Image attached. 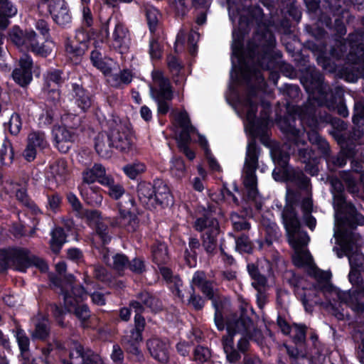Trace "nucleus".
Here are the masks:
<instances>
[{
  "mask_svg": "<svg viewBox=\"0 0 364 364\" xmlns=\"http://www.w3.org/2000/svg\"><path fill=\"white\" fill-rule=\"evenodd\" d=\"M80 193L87 203L92 205H97L102 203V196L93 186L90 185H81Z\"/></svg>",
  "mask_w": 364,
  "mask_h": 364,
  "instance_id": "nucleus-29",
  "label": "nucleus"
},
{
  "mask_svg": "<svg viewBox=\"0 0 364 364\" xmlns=\"http://www.w3.org/2000/svg\"><path fill=\"white\" fill-rule=\"evenodd\" d=\"M68 174L67 162L63 159L50 164L47 173V178L55 185L63 183Z\"/></svg>",
  "mask_w": 364,
  "mask_h": 364,
  "instance_id": "nucleus-19",
  "label": "nucleus"
},
{
  "mask_svg": "<svg viewBox=\"0 0 364 364\" xmlns=\"http://www.w3.org/2000/svg\"><path fill=\"white\" fill-rule=\"evenodd\" d=\"M145 170L146 166L139 161H134L123 167L124 173L131 179H135L139 175L144 173Z\"/></svg>",
  "mask_w": 364,
  "mask_h": 364,
  "instance_id": "nucleus-41",
  "label": "nucleus"
},
{
  "mask_svg": "<svg viewBox=\"0 0 364 364\" xmlns=\"http://www.w3.org/2000/svg\"><path fill=\"white\" fill-rule=\"evenodd\" d=\"M137 193L139 200L148 208H155L154 183L153 184L146 182H141L137 186Z\"/></svg>",
  "mask_w": 364,
  "mask_h": 364,
  "instance_id": "nucleus-24",
  "label": "nucleus"
},
{
  "mask_svg": "<svg viewBox=\"0 0 364 364\" xmlns=\"http://www.w3.org/2000/svg\"><path fill=\"white\" fill-rule=\"evenodd\" d=\"M66 235L61 228H57L52 232L50 247L55 253L60 251L61 246L65 242Z\"/></svg>",
  "mask_w": 364,
  "mask_h": 364,
  "instance_id": "nucleus-40",
  "label": "nucleus"
},
{
  "mask_svg": "<svg viewBox=\"0 0 364 364\" xmlns=\"http://www.w3.org/2000/svg\"><path fill=\"white\" fill-rule=\"evenodd\" d=\"M288 241L294 250H297L299 249H302L304 246H306L308 244L309 237L306 232L299 230L288 235Z\"/></svg>",
  "mask_w": 364,
  "mask_h": 364,
  "instance_id": "nucleus-33",
  "label": "nucleus"
},
{
  "mask_svg": "<svg viewBox=\"0 0 364 364\" xmlns=\"http://www.w3.org/2000/svg\"><path fill=\"white\" fill-rule=\"evenodd\" d=\"M176 120L182 129L178 139H181L185 141H190L191 134L195 132L196 129L191 125L190 118L186 112H181L176 117Z\"/></svg>",
  "mask_w": 364,
  "mask_h": 364,
  "instance_id": "nucleus-28",
  "label": "nucleus"
},
{
  "mask_svg": "<svg viewBox=\"0 0 364 364\" xmlns=\"http://www.w3.org/2000/svg\"><path fill=\"white\" fill-rule=\"evenodd\" d=\"M103 28L107 34L109 33V28L112 30V39L117 46H121L127 38V31L124 28V26L111 18L107 20Z\"/></svg>",
  "mask_w": 364,
  "mask_h": 364,
  "instance_id": "nucleus-25",
  "label": "nucleus"
},
{
  "mask_svg": "<svg viewBox=\"0 0 364 364\" xmlns=\"http://www.w3.org/2000/svg\"><path fill=\"white\" fill-rule=\"evenodd\" d=\"M230 218L232 226L235 230L240 231L250 229V225L245 218L240 216L237 213H232Z\"/></svg>",
  "mask_w": 364,
  "mask_h": 364,
  "instance_id": "nucleus-53",
  "label": "nucleus"
},
{
  "mask_svg": "<svg viewBox=\"0 0 364 364\" xmlns=\"http://www.w3.org/2000/svg\"><path fill=\"white\" fill-rule=\"evenodd\" d=\"M55 48L54 43L51 41L46 40V42L41 46L39 45V43L37 39V36L35 38V41H33L31 49L34 53L40 55L41 56L46 57L51 54Z\"/></svg>",
  "mask_w": 364,
  "mask_h": 364,
  "instance_id": "nucleus-39",
  "label": "nucleus"
},
{
  "mask_svg": "<svg viewBox=\"0 0 364 364\" xmlns=\"http://www.w3.org/2000/svg\"><path fill=\"white\" fill-rule=\"evenodd\" d=\"M234 317H236L240 320L249 321L250 322V324L249 326V329L247 331V335L245 336L246 338L247 336H249L250 338H252V339H254L258 343H260L262 342L263 336L259 330L254 329L253 332L250 333L251 328L252 327V323L250 320H249L248 318H242L237 316V315H232L229 318H233Z\"/></svg>",
  "mask_w": 364,
  "mask_h": 364,
  "instance_id": "nucleus-58",
  "label": "nucleus"
},
{
  "mask_svg": "<svg viewBox=\"0 0 364 364\" xmlns=\"http://www.w3.org/2000/svg\"><path fill=\"white\" fill-rule=\"evenodd\" d=\"M189 141H185L181 139H178V147L181 151L190 159L193 160L195 158V153L188 149L187 144Z\"/></svg>",
  "mask_w": 364,
  "mask_h": 364,
  "instance_id": "nucleus-64",
  "label": "nucleus"
},
{
  "mask_svg": "<svg viewBox=\"0 0 364 364\" xmlns=\"http://www.w3.org/2000/svg\"><path fill=\"white\" fill-rule=\"evenodd\" d=\"M249 321L240 320L236 317L228 318L226 323L227 335L222 338L223 348L226 359L230 363H237L240 353H245L249 348L247 335Z\"/></svg>",
  "mask_w": 364,
  "mask_h": 364,
  "instance_id": "nucleus-1",
  "label": "nucleus"
},
{
  "mask_svg": "<svg viewBox=\"0 0 364 364\" xmlns=\"http://www.w3.org/2000/svg\"><path fill=\"white\" fill-rule=\"evenodd\" d=\"M70 358L81 357L82 358L83 364H100V359L98 355L95 354L90 350L85 353L83 351V348L80 344L75 345V352H70Z\"/></svg>",
  "mask_w": 364,
  "mask_h": 364,
  "instance_id": "nucleus-30",
  "label": "nucleus"
},
{
  "mask_svg": "<svg viewBox=\"0 0 364 364\" xmlns=\"http://www.w3.org/2000/svg\"><path fill=\"white\" fill-rule=\"evenodd\" d=\"M0 9L9 18L17 14V9L9 0H0Z\"/></svg>",
  "mask_w": 364,
  "mask_h": 364,
  "instance_id": "nucleus-56",
  "label": "nucleus"
},
{
  "mask_svg": "<svg viewBox=\"0 0 364 364\" xmlns=\"http://www.w3.org/2000/svg\"><path fill=\"white\" fill-rule=\"evenodd\" d=\"M313 208V203L311 198H306L301 203V210L303 211V218L306 225L313 230L316 224V219L311 216V213Z\"/></svg>",
  "mask_w": 364,
  "mask_h": 364,
  "instance_id": "nucleus-34",
  "label": "nucleus"
},
{
  "mask_svg": "<svg viewBox=\"0 0 364 364\" xmlns=\"http://www.w3.org/2000/svg\"><path fill=\"white\" fill-rule=\"evenodd\" d=\"M109 176L106 174L105 168L100 164H95L92 168H87L82 172V185H91L95 181L104 184Z\"/></svg>",
  "mask_w": 364,
  "mask_h": 364,
  "instance_id": "nucleus-17",
  "label": "nucleus"
},
{
  "mask_svg": "<svg viewBox=\"0 0 364 364\" xmlns=\"http://www.w3.org/2000/svg\"><path fill=\"white\" fill-rule=\"evenodd\" d=\"M83 215L87 220L97 223L96 237H98L102 240V245H105L108 243L111 240L108 228L105 224L98 223L101 218V213L96 210H87L83 213Z\"/></svg>",
  "mask_w": 364,
  "mask_h": 364,
  "instance_id": "nucleus-18",
  "label": "nucleus"
},
{
  "mask_svg": "<svg viewBox=\"0 0 364 364\" xmlns=\"http://www.w3.org/2000/svg\"><path fill=\"white\" fill-rule=\"evenodd\" d=\"M149 54L153 59H159L161 56V45L156 40H151L149 44Z\"/></svg>",
  "mask_w": 364,
  "mask_h": 364,
  "instance_id": "nucleus-61",
  "label": "nucleus"
},
{
  "mask_svg": "<svg viewBox=\"0 0 364 364\" xmlns=\"http://www.w3.org/2000/svg\"><path fill=\"white\" fill-rule=\"evenodd\" d=\"M103 185L108 188V194L110 197L115 200L120 199L117 203L119 215L118 218L112 219L110 225L112 227H124L128 231H134L136 225L134 198L126 193L123 186L119 183H115L111 176L104 181Z\"/></svg>",
  "mask_w": 364,
  "mask_h": 364,
  "instance_id": "nucleus-2",
  "label": "nucleus"
},
{
  "mask_svg": "<svg viewBox=\"0 0 364 364\" xmlns=\"http://www.w3.org/2000/svg\"><path fill=\"white\" fill-rule=\"evenodd\" d=\"M159 269H160V272H161L162 277L166 281H170L171 282L174 283L176 293H177L178 296L181 297L180 290H179V287L181 285V279L177 277H172V272L168 267H160Z\"/></svg>",
  "mask_w": 364,
  "mask_h": 364,
  "instance_id": "nucleus-52",
  "label": "nucleus"
},
{
  "mask_svg": "<svg viewBox=\"0 0 364 364\" xmlns=\"http://www.w3.org/2000/svg\"><path fill=\"white\" fill-rule=\"evenodd\" d=\"M11 41L18 47L26 46L31 48L35 41L36 33L33 31H23L18 27H14L9 33Z\"/></svg>",
  "mask_w": 364,
  "mask_h": 364,
  "instance_id": "nucleus-20",
  "label": "nucleus"
},
{
  "mask_svg": "<svg viewBox=\"0 0 364 364\" xmlns=\"http://www.w3.org/2000/svg\"><path fill=\"white\" fill-rule=\"evenodd\" d=\"M90 59L93 65L108 77L114 65L113 60L109 58H102V54L98 50H93L91 53Z\"/></svg>",
  "mask_w": 364,
  "mask_h": 364,
  "instance_id": "nucleus-27",
  "label": "nucleus"
},
{
  "mask_svg": "<svg viewBox=\"0 0 364 364\" xmlns=\"http://www.w3.org/2000/svg\"><path fill=\"white\" fill-rule=\"evenodd\" d=\"M114 148L128 153L135 149V136L132 129L126 124H117L109 132Z\"/></svg>",
  "mask_w": 364,
  "mask_h": 364,
  "instance_id": "nucleus-8",
  "label": "nucleus"
},
{
  "mask_svg": "<svg viewBox=\"0 0 364 364\" xmlns=\"http://www.w3.org/2000/svg\"><path fill=\"white\" fill-rule=\"evenodd\" d=\"M342 178L348 186L349 191L350 192L355 193L358 191L355 180L353 176H352L350 173H345L343 174Z\"/></svg>",
  "mask_w": 364,
  "mask_h": 364,
  "instance_id": "nucleus-63",
  "label": "nucleus"
},
{
  "mask_svg": "<svg viewBox=\"0 0 364 364\" xmlns=\"http://www.w3.org/2000/svg\"><path fill=\"white\" fill-rule=\"evenodd\" d=\"M53 133L55 146L63 153L68 151L78 136V133L76 131L70 130L63 126L54 127Z\"/></svg>",
  "mask_w": 364,
  "mask_h": 364,
  "instance_id": "nucleus-13",
  "label": "nucleus"
},
{
  "mask_svg": "<svg viewBox=\"0 0 364 364\" xmlns=\"http://www.w3.org/2000/svg\"><path fill=\"white\" fill-rule=\"evenodd\" d=\"M87 40V35L82 30L77 31L74 38H68L65 46V50L70 59L74 63L77 64L80 62L85 52Z\"/></svg>",
  "mask_w": 364,
  "mask_h": 364,
  "instance_id": "nucleus-10",
  "label": "nucleus"
},
{
  "mask_svg": "<svg viewBox=\"0 0 364 364\" xmlns=\"http://www.w3.org/2000/svg\"><path fill=\"white\" fill-rule=\"evenodd\" d=\"M194 226L198 231L205 230L202 238V246L208 255H213L218 247V222L213 218H200L196 220Z\"/></svg>",
  "mask_w": 364,
  "mask_h": 364,
  "instance_id": "nucleus-6",
  "label": "nucleus"
},
{
  "mask_svg": "<svg viewBox=\"0 0 364 364\" xmlns=\"http://www.w3.org/2000/svg\"><path fill=\"white\" fill-rule=\"evenodd\" d=\"M0 157L2 163L6 165L10 164L14 159V151L11 144L5 141L0 150Z\"/></svg>",
  "mask_w": 364,
  "mask_h": 364,
  "instance_id": "nucleus-47",
  "label": "nucleus"
},
{
  "mask_svg": "<svg viewBox=\"0 0 364 364\" xmlns=\"http://www.w3.org/2000/svg\"><path fill=\"white\" fill-rule=\"evenodd\" d=\"M75 99L77 106L82 110L86 111L91 106V100L89 95L86 93L85 90L78 86L74 87Z\"/></svg>",
  "mask_w": 364,
  "mask_h": 364,
  "instance_id": "nucleus-35",
  "label": "nucleus"
},
{
  "mask_svg": "<svg viewBox=\"0 0 364 364\" xmlns=\"http://www.w3.org/2000/svg\"><path fill=\"white\" fill-rule=\"evenodd\" d=\"M151 75L152 84L150 86L151 97L171 100L173 97V91L169 80L164 77L160 70H154Z\"/></svg>",
  "mask_w": 364,
  "mask_h": 364,
  "instance_id": "nucleus-9",
  "label": "nucleus"
},
{
  "mask_svg": "<svg viewBox=\"0 0 364 364\" xmlns=\"http://www.w3.org/2000/svg\"><path fill=\"white\" fill-rule=\"evenodd\" d=\"M22 126L21 119L18 114H13L10 118L9 129L13 135H17Z\"/></svg>",
  "mask_w": 364,
  "mask_h": 364,
  "instance_id": "nucleus-54",
  "label": "nucleus"
},
{
  "mask_svg": "<svg viewBox=\"0 0 364 364\" xmlns=\"http://www.w3.org/2000/svg\"><path fill=\"white\" fill-rule=\"evenodd\" d=\"M73 279L74 277L72 275H69L67 277L69 284L65 287L66 289L65 291L63 290L64 304L68 311H71L72 307H75V304H78L87 297V293L82 286H72Z\"/></svg>",
  "mask_w": 364,
  "mask_h": 364,
  "instance_id": "nucleus-12",
  "label": "nucleus"
},
{
  "mask_svg": "<svg viewBox=\"0 0 364 364\" xmlns=\"http://www.w3.org/2000/svg\"><path fill=\"white\" fill-rule=\"evenodd\" d=\"M27 144L33 148L43 149L48 146L45 135L41 132H31L27 138Z\"/></svg>",
  "mask_w": 364,
  "mask_h": 364,
  "instance_id": "nucleus-38",
  "label": "nucleus"
},
{
  "mask_svg": "<svg viewBox=\"0 0 364 364\" xmlns=\"http://www.w3.org/2000/svg\"><path fill=\"white\" fill-rule=\"evenodd\" d=\"M236 248L241 252H250L252 250V243L247 236L242 235L237 240Z\"/></svg>",
  "mask_w": 364,
  "mask_h": 364,
  "instance_id": "nucleus-59",
  "label": "nucleus"
},
{
  "mask_svg": "<svg viewBox=\"0 0 364 364\" xmlns=\"http://www.w3.org/2000/svg\"><path fill=\"white\" fill-rule=\"evenodd\" d=\"M48 8L57 24L65 26L71 21V15L65 0H50Z\"/></svg>",
  "mask_w": 364,
  "mask_h": 364,
  "instance_id": "nucleus-15",
  "label": "nucleus"
},
{
  "mask_svg": "<svg viewBox=\"0 0 364 364\" xmlns=\"http://www.w3.org/2000/svg\"><path fill=\"white\" fill-rule=\"evenodd\" d=\"M282 216L287 235L300 230V223L293 208L287 207L283 211Z\"/></svg>",
  "mask_w": 364,
  "mask_h": 364,
  "instance_id": "nucleus-26",
  "label": "nucleus"
},
{
  "mask_svg": "<svg viewBox=\"0 0 364 364\" xmlns=\"http://www.w3.org/2000/svg\"><path fill=\"white\" fill-rule=\"evenodd\" d=\"M247 269L251 277L255 280L252 285L260 291L261 288L266 285V278L259 272L257 267L254 264H249Z\"/></svg>",
  "mask_w": 364,
  "mask_h": 364,
  "instance_id": "nucleus-43",
  "label": "nucleus"
},
{
  "mask_svg": "<svg viewBox=\"0 0 364 364\" xmlns=\"http://www.w3.org/2000/svg\"><path fill=\"white\" fill-rule=\"evenodd\" d=\"M353 122L357 124H364V102H357L355 104Z\"/></svg>",
  "mask_w": 364,
  "mask_h": 364,
  "instance_id": "nucleus-57",
  "label": "nucleus"
},
{
  "mask_svg": "<svg viewBox=\"0 0 364 364\" xmlns=\"http://www.w3.org/2000/svg\"><path fill=\"white\" fill-rule=\"evenodd\" d=\"M258 167V151L256 145L250 143L247 149L245 158L243 183L247 189L250 198L255 199L257 194V178L255 171Z\"/></svg>",
  "mask_w": 364,
  "mask_h": 364,
  "instance_id": "nucleus-7",
  "label": "nucleus"
},
{
  "mask_svg": "<svg viewBox=\"0 0 364 364\" xmlns=\"http://www.w3.org/2000/svg\"><path fill=\"white\" fill-rule=\"evenodd\" d=\"M144 9L149 29L154 32L159 22V14L156 9L148 4L144 6Z\"/></svg>",
  "mask_w": 364,
  "mask_h": 364,
  "instance_id": "nucleus-45",
  "label": "nucleus"
},
{
  "mask_svg": "<svg viewBox=\"0 0 364 364\" xmlns=\"http://www.w3.org/2000/svg\"><path fill=\"white\" fill-rule=\"evenodd\" d=\"M69 311L74 312L75 315L82 321H86L90 316V311L85 305L75 304V307H72V310Z\"/></svg>",
  "mask_w": 364,
  "mask_h": 364,
  "instance_id": "nucleus-55",
  "label": "nucleus"
},
{
  "mask_svg": "<svg viewBox=\"0 0 364 364\" xmlns=\"http://www.w3.org/2000/svg\"><path fill=\"white\" fill-rule=\"evenodd\" d=\"M293 260L296 266L301 267L305 264H309L311 262V257L307 251L299 249L295 250Z\"/></svg>",
  "mask_w": 364,
  "mask_h": 364,
  "instance_id": "nucleus-48",
  "label": "nucleus"
},
{
  "mask_svg": "<svg viewBox=\"0 0 364 364\" xmlns=\"http://www.w3.org/2000/svg\"><path fill=\"white\" fill-rule=\"evenodd\" d=\"M32 60L23 54L18 61V67L16 68L12 73L14 80L21 87L28 85L32 80Z\"/></svg>",
  "mask_w": 364,
  "mask_h": 364,
  "instance_id": "nucleus-14",
  "label": "nucleus"
},
{
  "mask_svg": "<svg viewBox=\"0 0 364 364\" xmlns=\"http://www.w3.org/2000/svg\"><path fill=\"white\" fill-rule=\"evenodd\" d=\"M331 183L333 189L338 193L334 196V204L338 207L336 213L337 227L339 225H343L353 228L356 225H364V217L357 212L354 206L346 203L344 198L341 194L343 190L341 182L338 179H332Z\"/></svg>",
  "mask_w": 364,
  "mask_h": 364,
  "instance_id": "nucleus-5",
  "label": "nucleus"
},
{
  "mask_svg": "<svg viewBox=\"0 0 364 364\" xmlns=\"http://www.w3.org/2000/svg\"><path fill=\"white\" fill-rule=\"evenodd\" d=\"M309 141L318 146L321 153L327 155L329 151V145L328 142L323 139L316 132L312 131L308 133Z\"/></svg>",
  "mask_w": 364,
  "mask_h": 364,
  "instance_id": "nucleus-44",
  "label": "nucleus"
},
{
  "mask_svg": "<svg viewBox=\"0 0 364 364\" xmlns=\"http://www.w3.org/2000/svg\"><path fill=\"white\" fill-rule=\"evenodd\" d=\"M211 357L210 350L203 346H198L193 352V360L200 364L208 361Z\"/></svg>",
  "mask_w": 364,
  "mask_h": 364,
  "instance_id": "nucleus-49",
  "label": "nucleus"
},
{
  "mask_svg": "<svg viewBox=\"0 0 364 364\" xmlns=\"http://www.w3.org/2000/svg\"><path fill=\"white\" fill-rule=\"evenodd\" d=\"M358 53L350 52L348 56V60L352 65V68H346L345 77L347 81L354 82L358 77L364 78V50L362 45H359Z\"/></svg>",
  "mask_w": 364,
  "mask_h": 364,
  "instance_id": "nucleus-11",
  "label": "nucleus"
},
{
  "mask_svg": "<svg viewBox=\"0 0 364 364\" xmlns=\"http://www.w3.org/2000/svg\"><path fill=\"white\" fill-rule=\"evenodd\" d=\"M109 133H100L95 139V149L102 158H109L114 148Z\"/></svg>",
  "mask_w": 364,
  "mask_h": 364,
  "instance_id": "nucleus-21",
  "label": "nucleus"
},
{
  "mask_svg": "<svg viewBox=\"0 0 364 364\" xmlns=\"http://www.w3.org/2000/svg\"><path fill=\"white\" fill-rule=\"evenodd\" d=\"M348 306L356 313L361 314L364 312V301L362 298L359 299H351L348 302Z\"/></svg>",
  "mask_w": 364,
  "mask_h": 364,
  "instance_id": "nucleus-62",
  "label": "nucleus"
},
{
  "mask_svg": "<svg viewBox=\"0 0 364 364\" xmlns=\"http://www.w3.org/2000/svg\"><path fill=\"white\" fill-rule=\"evenodd\" d=\"M102 253L103 255V259L107 264L118 271L122 270L127 264V259L123 255L117 254L109 258L107 254L108 250L106 247L102 248Z\"/></svg>",
  "mask_w": 364,
  "mask_h": 364,
  "instance_id": "nucleus-31",
  "label": "nucleus"
},
{
  "mask_svg": "<svg viewBox=\"0 0 364 364\" xmlns=\"http://www.w3.org/2000/svg\"><path fill=\"white\" fill-rule=\"evenodd\" d=\"M5 259L6 261L0 262V272L6 270L9 266L21 272H25L31 266H35L41 272H46L48 269V264L43 259L31 254L30 250L26 248L10 250Z\"/></svg>",
  "mask_w": 364,
  "mask_h": 364,
  "instance_id": "nucleus-4",
  "label": "nucleus"
},
{
  "mask_svg": "<svg viewBox=\"0 0 364 364\" xmlns=\"http://www.w3.org/2000/svg\"><path fill=\"white\" fill-rule=\"evenodd\" d=\"M306 327L301 324H294L291 332V337L296 343H304L306 340Z\"/></svg>",
  "mask_w": 364,
  "mask_h": 364,
  "instance_id": "nucleus-50",
  "label": "nucleus"
},
{
  "mask_svg": "<svg viewBox=\"0 0 364 364\" xmlns=\"http://www.w3.org/2000/svg\"><path fill=\"white\" fill-rule=\"evenodd\" d=\"M137 299L141 304L150 308L153 311H158L161 309L159 301L149 295L147 292H141L138 294Z\"/></svg>",
  "mask_w": 364,
  "mask_h": 364,
  "instance_id": "nucleus-46",
  "label": "nucleus"
},
{
  "mask_svg": "<svg viewBox=\"0 0 364 364\" xmlns=\"http://www.w3.org/2000/svg\"><path fill=\"white\" fill-rule=\"evenodd\" d=\"M48 321L46 318H43L41 321L36 323V329L32 336L34 338L44 339L48 335Z\"/></svg>",
  "mask_w": 364,
  "mask_h": 364,
  "instance_id": "nucleus-51",
  "label": "nucleus"
},
{
  "mask_svg": "<svg viewBox=\"0 0 364 364\" xmlns=\"http://www.w3.org/2000/svg\"><path fill=\"white\" fill-rule=\"evenodd\" d=\"M16 338L21 352L27 351L29 348V338L21 330L17 331Z\"/></svg>",
  "mask_w": 364,
  "mask_h": 364,
  "instance_id": "nucleus-60",
  "label": "nucleus"
},
{
  "mask_svg": "<svg viewBox=\"0 0 364 364\" xmlns=\"http://www.w3.org/2000/svg\"><path fill=\"white\" fill-rule=\"evenodd\" d=\"M63 127L70 130H75L78 133L81 124V118L76 114L68 113L64 114L62 118Z\"/></svg>",
  "mask_w": 364,
  "mask_h": 364,
  "instance_id": "nucleus-42",
  "label": "nucleus"
},
{
  "mask_svg": "<svg viewBox=\"0 0 364 364\" xmlns=\"http://www.w3.org/2000/svg\"><path fill=\"white\" fill-rule=\"evenodd\" d=\"M213 282L206 278V275L203 271L196 272L193 276L191 284L193 287H197L200 291L210 299H213L215 289L213 286Z\"/></svg>",
  "mask_w": 364,
  "mask_h": 364,
  "instance_id": "nucleus-23",
  "label": "nucleus"
},
{
  "mask_svg": "<svg viewBox=\"0 0 364 364\" xmlns=\"http://www.w3.org/2000/svg\"><path fill=\"white\" fill-rule=\"evenodd\" d=\"M153 260L159 266L166 263L168 260L167 247L164 243H158L152 247Z\"/></svg>",
  "mask_w": 364,
  "mask_h": 364,
  "instance_id": "nucleus-36",
  "label": "nucleus"
},
{
  "mask_svg": "<svg viewBox=\"0 0 364 364\" xmlns=\"http://www.w3.org/2000/svg\"><path fill=\"white\" fill-rule=\"evenodd\" d=\"M132 75L130 71L124 70L119 74H110L107 81L113 87L120 86L122 84H128L132 81Z\"/></svg>",
  "mask_w": 364,
  "mask_h": 364,
  "instance_id": "nucleus-37",
  "label": "nucleus"
},
{
  "mask_svg": "<svg viewBox=\"0 0 364 364\" xmlns=\"http://www.w3.org/2000/svg\"><path fill=\"white\" fill-rule=\"evenodd\" d=\"M141 341V333L134 329L127 332L122 340L123 343L127 347V350L134 353H137L138 345Z\"/></svg>",
  "mask_w": 364,
  "mask_h": 364,
  "instance_id": "nucleus-32",
  "label": "nucleus"
},
{
  "mask_svg": "<svg viewBox=\"0 0 364 364\" xmlns=\"http://www.w3.org/2000/svg\"><path fill=\"white\" fill-rule=\"evenodd\" d=\"M346 225H339L334 232L339 248H334L338 257L347 256L351 268L363 269L364 257L360 252V235L346 230Z\"/></svg>",
  "mask_w": 364,
  "mask_h": 364,
  "instance_id": "nucleus-3",
  "label": "nucleus"
},
{
  "mask_svg": "<svg viewBox=\"0 0 364 364\" xmlns=\"http://www.w3.org/2000/svg\"><path fill=\"white\" fill-rule=\"evenodd\" d=\"M153 199L155 200V207L157 205L168 206L173 202L172 196L168 186L161 180L154 181V195Z\"/></svg>",
  "mask_w": 364,
  "mask_h": 364,
  "instance_id": "nucleus-22",
  "label": "nucleus"
},
{
  "mask_svg": "<svg viewBox=\"0 0 364 364\" xmlns=\"http://www.w3.org/2000/svg\"><path fill=\"white\" fill-rule=\"evenodd\" d=\"M147 348L151 356L159 362L166 363L169 359V346L165 341L154 338L147 341Z\"/></svg>",
  "mask_w": 364,
  "mask_h": 364,
  "instance_id": "nucleus-16",
  "label": "nucleus"
}]
</instances>
